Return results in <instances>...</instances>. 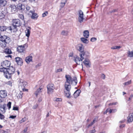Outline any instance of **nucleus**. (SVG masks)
Instances as JSON below:
<instances>
[{
    "label": "nucleus",
    "mask_w": 133,
    "mask_h": 133,
    "mask_svg": "<svg viewBox=\"0 0 133 133\" xmlns=\"http://www.w3.org/2000/svg\"><path fill=\"white\" fill-rule=\"evenodd\" d=\"M12 22V25L8 27V29L10 30H12L14 32H16L17 30V27L21 26L22 25V23L18 19H13Z\"/></svg>",
    "instance_id": "1"
},
{
    "label": "nucleus",
    "mask_w": 133,
    "mask_h": 133,
    "mask_svg": "<svg viewBox=\"0 0 133 133\" xmlns=\"http://www.w3.org/2000/svg\"><path fill=\"white\" fill-rule=\"evenodd\" d=\"M89 53L88 52H83L82 53H80V56L81 58L78 57H76L75 58L74 61L77 64H79V62L81 61H82L89 56Z\"/></svg>",
    "instance_id": "2"
},
{
    "label": "nucleus",
    "mask_w": 133,
    "mask_h": 133,
    "mask_svg": "<svg viewBox=\"0 0 133 133\" xmlns=\"http://www.w3.org/2000/svg\"><path fill=\"white\" fill-rule=\"evenodd\" d=\"M15 69L14 67L12 66H10L9 68L7 69V75H6V78H10L11 75L14 73Z\"/></svg>",
    "instance_id": "3"
},
{
    "label": "nucleus",
    "mask_w": 133,
    "mask_h": 133,
    "mask_svg": "<svg viewBox=\"0 0 133 133\" xmlns=\"http://www.w3.org/2000/svg\"><path fill=\"white\" fill-rule=\"evenodd\" d=\"M78 21L80 23H82L84 19L83 13L81 10H79L78 11Z\"/></svg>",
    "instance_id": "4"
},
{
    "label": "nucleus",
    "mask_w": 133,
    "mask_h": 133,
    "mask_svg": "<svg viewBox=\"0 0 133 133\" xmlns=\"http://www.w3.org/2000/svg\"><path fill=\"white\" fill-rule=\"evenodd\" d=\"M47 93L50 94L53 92L55 88L54 85L53 84H49L47 85Z\"/></svg>",
    "instance_id": "5"
},
{
    "label": "nucleus",
    "mask_w": 133,
    "mask_h": 133,
    "mask_svg": "<svg viewBox=\"0 0 133 133\" xmlns=\"http://www.w3.org/2000/svg\"><path fill=\"white\" fill-rule=\"evenodd\" d=\"M27 46V45L26 44H25L23 45H19L18 47L17 50L19 52H23L25 50Z\"/></svg>",
    "instance_id": "6"
},
{
    "label": "nucleus",
    "mask_w": 133,
    "mask_h": 133,
    "mask_svg": "<svg viewBox=\"0 0 133 133\" xmlns=\"http://www.w3.org/2000/svg\"><path fill=\"white\" fill-rule=\"evenodd\" d=\"M11 63L10 61L6 60L1 63V65L3 68L7 69V68L10 67Z\"/></svg>",
    "instance_id": "7"
},
{
    "label": "nucleus",
    "mask_w": 133,
    "mask_h": 133,
    "mask_svg": "<svg viewBox=\"0 0 133 133\" xmlns=\"http://www.w3.org/2000/svg\"><path fill=\"white\" fill-rule=\"evenodd\" d=\"M34 11H30V12H26V14L28 15H32L31 18L33 19H36L38 17L37 15L35 13H34Z\"/></svg>",
    "instance_id": "8"
},
{
    "label": "nucleus",
    "mask_w": 133,
    "mask_h": 133,
    "mask_svg": "<svg viewBox=\"0 0 133 133\" xmlns=\"http://www.w3.org/2000/svg\"><path fill=\"white\" fill-rule=\"evenodd\" d=\"M16 7L14 5H10L9 7V12L11 13H14L16 10Z\"/></svg>",
    "instance_id": "9"
},
{
    "label": "nucleus",
    "mask_w": 133,
    "mask_h": 133,
    "mask_svg": "<svg viewBox=\"0 0 133 133\" xmlns=\"http://www.w3.org/2000/svg\"><path fill=\"white\" fill-rule=\"evenodd\" d=\"M65 78L66 79V80L65 83H66L67 84L70 83V82H71L73 78L70 75H66L65 76Z\"/></svg>",
    "instance_id": "10"
},
{
    "label": "nucleus",
    "mask_w": 133,
    "mask_h": 133,
    "mask_svg": "<svg viewBox=\"0 0 133 133\" xmlns=\"http://www.w3.org/2000/svg\"><path fill=\"white\" fill-rule=\"evenodd\" d=\"M17 8L18 9L22 11L25 9V6L24 5L21 3H19L17 5Z\"/></svg>",
    "instance_id": "11"
},
{
    "label": "nucleus",
    "mask_w": 133,
    "mask_h": 133,
    "mask_svg": "<svg viewBox=\"0 0 133 133\" xmlns=\"http://www.w3.org/2000/svg\"><path fill=\"white\" fill-rule=\"evenodd\" d=\"M7 96V93L5 90L0 91V97L1 98H4Z\"/></svg>",
    "instance_id": "12"
},
{
    "label": "nucleus",
    "mask_w": 133,
    "mask_h": 133,
    "mask_svg": "<svg viewBox=\"0 0 133 133\" xmlns=\"http://www.w3.org/2000/svg\"><path fill=\"white\" fill-rule=\"evenodd\" d=\"M20 85L22 88H24L27 85V83L25 81L22 79L20 80L19 81Z\"/></svg>",
    "instance_id": "13"
},
{
    "label": "nucleus",
    "mask_w": 133,
    "mask_h": 133,
    "mask_svg": "<svg viewBox=\"0 0 133 133\" xmlns=\"http://www.w3.org/2000/svg\"><path fill=\"white\" fill-rule=\"evenodd\" d=\"M127 118V122L129 123L133 121V113L130 114Z\"/></svg>",
    "instance_id": "14"
},
{
    "label": "nucleus",
    "mask_w": 133,
    "mask_h": 133,
    "mask_svg": "<svg viewBox=\"0 0 133 133\" xmlns=\"http://www.w3.org/2000/svg\"><path fill=\"white\" fill-rule=\"evenodd\" d=\"M16 61L18 65H21L23 63L22 58L19 57H17L15 58Z\"/></svg>",
    "instance_id": "15"
},
{
    "label": "nucleus",
    "mask_w": 133,
    "mask_h": 133,
    "mask_svg": "<svg viewBox=\"0 0 133 133\" xmlns=\"http://www.w3.org/2000/svg\"><path fill=\"white\" fill-rule=\"evenodd\" d=\"M64 87L66 91H69L70 90L71 88L70 83L67 84L66 83H65Z\"/></svg>",
    "instance_id": "16"
},
{
    "label": "nucleus",
    "mask_w": 133,
    "mask_h": 133,
    "mask_svg": "<svg viewBox=\"0 0 133 133\" xmlns=\"http://www.w3.org/2000/svg\"><path fill=\"white\" fill-rule=\"evenodd\" d=\"M31 29V28L29 26H28L26 30H25L26 36L28 37H29L30 35V30Z\"/></svg>",
    "instance_id": "17"
},
{
    "label": "nucleus",
    "mask_w": 133,
    "mask_h": 133,
    "mask_svg": "<svg viewBox=\"0 0 133 133\" xmlns=\"http://www.w3.org/2000/svg\"><path fill=\"white\" fill-rule=\"evenodd\" d=\"M87 57L84 59L85 60L83 62V63L87 67H90V62L89 61L88 59H87Z\"/></svg>",
    "instance_id": "18"
},
{
    "label": "nucleus",
    "mask_w": 133,
    "mask_h": 133,
    "mask_svg": "<svg viewBox=\"0 0 133 133\" xmlns=\"http://www.w3.org/2000/svg\"><path fill=\"white\" fill-rule=\"evenodd\" d=\"M81 92V90L79 89L77 90L74 93V98H76L78 96Z\"/></svg>",
    "instance_id": "19"
},
{
    "label": "nucleus",
    "mask_w": 133,
    "mask_h": 133,
    "mask_svg": "<svg viewBox=\"0 0 133 133\" xmlns=\"http://www.w3.org/2000/svg\"><path fill=\"white\" fill-rule=\"evenodd\" d=\"M7 69L3 67L0 68V71L3 72L5 77H6V75H7Z\"/></svg>",
    "instance_id": "20"
},
{
    "label": "nucleus",
    "mask_w": 133,
    "mask_h": 133,
    "mask_svg": "<svg viewBox=\"0 0 133 133\" xmlns=\"http://www.w3.org/2000/svg\"><path fill=\"white\" fill-rule=\"evenodd\" d=\"M78 47L79 48L78 49L79 51L81 52V53H82L83 52H85L86 51H84V47L83 45L82 44H80L78 45Z\"/></svg>",
    "instance_id": "21"
},
{
    "label": "nucleus",
    "mask_w": 133,
    "mask_h": 133,
    "mask_svg": "<svg viewBox=\"0 0 133 133\" xmlns=\"http://www.w3.org/2000/svg\"><path fill=\"white\" fill-rule=\"evenodd\" d=\"M77 80L76 78L75 77H74L72 80L71 83L72 85H76L77 83Z\"/></svg>",
    "instance_id": "22"
},
{
    "label": "nucleus",
    "mask_w": 133,
    "mask_h": 133,
    "mask_svg": "<svg viewBox=\"0 0 133 133\" xmlns=\"http://www.w3.org/2000/svg\"><path fill=\"white\" fill-rule=\"evenodd\" d=\"M7 2L5 0H0V7L5 6Z\"/></svg>",
    "instance_id": "23"
},
{
    "label": "nucleus",
    "mask_w": 133,
    "mask_h": 133,
    "mask_svg": "<svg viewBox=\"0 0 133 133\" xmlns=\"http://www.w3.org/2000/svg\"><path fill=\"white\" fill-rule=\"evenodd\" d=\"M83 36L84 37L86 38L88 37L89 36V32L87 30L84 31L83 32Z\"/></svg>",
    "instance_id": "24"
},
{
    "label": "nucleus",
    "mask_w": 133,
    "mask_h": 133,
    "mask_svg": "<svg viewBox=\"0 0 133 133\" xmlns=\"http://www.w3.org/2000/svg\"><path fill=\"white\" fill-rule=\"evenodd\" d=\"M32 56H28L26 58L25 61L27 63H29L30 62L32 61Z\"/></svg>",
    "instance_id": "25"
},
{
    "label": "nucleus",
    "mask_w": 133,
    "mask_h": 133,
    "mask_svg": "<svg viewBox=\"0 0 133 133\" xmlns=\"http://www.w3.org/2000/svg\"><path fill=\"white\" fill-rule=\"evenodd\" d=\"M64 92L65 93V96L67 97L68 98H70V91H65Z\"/></svg>",
    "instance_id": "26"
},
{
    "label": "nucleus",
    "mask_w": 133,
    "mask_h": 133,
    "mask_svg": "<svg viewBox=\"0 0 133 133\" xmlns=\"http://www.w3.org/2000/svg\"><path fill=\"white\" fill-rule=\"evenodd\" d=\"M67 1V0H62L60 5V6L61 8H63L64 6Z\"/></svg>",
    "instance_id": "27"
},
{
    "label": "nucleus",
    "mask_w": 133,
    "mask_h": 133,
    "mask_svg": "<svg viewBox=\"0 0 133 133\" xmlns=\"http://www.w3.org/2000/svg\"><path fill=\"white\" fill-rule=\"evenodd\" d=\"M42 89V88L40 87L38 89L37 91L35 92V95L37 96L42 91L41 90Z\"/></svg>",
    "instance_id": "28"
},
{
    "label": "nucleus",
    "mask_w": 133,
    "mask_h": 133,
    "mask_svg": "<svg viewBox=\"0 0 133 133\" xmlns=\"http://www.w3.org/2000/svg\"><path fill=\"white\" fill-rule=\"evenodd\" d=\"M81 41L84 43L87 44L88 43V40L84 38H81Z\"/></svg>",
    "instance_id": "29"
},
{
    "label": "nucleus",
    "mask_w": 133,
    "mask_h": 133,
    "mask_svg": "<svg viewBox=\"0 0 133 133\" xmlns=\"http://www.w3.org/2000/svg\"><path fill=\"white\" fill-rule=\"evenodd\" d=\"M5 52L8 54H10L11 53V50L8 48L6 49L5 50Z\"/></svg>",
    "instance_id": "30"
},
{
    "label": "nucleus",
    "mask_w": 133,
    "mask_h": 133,
    "mask_svg": "<svg viewBox=\"0 0 133 133\" xmlns=\"http://www.w3.org/2000/svg\"><path fill=\"white\" fill-rule=\"evenodd\" d=\"M128 56L130 57H133V51H128Z\"/></svg>",
    "instance_id": "31"
},
{
    "label": "nucleus",
    "mask_w": 133,
    "mask_h": 133,
    "mask_svg": "<svg viewBox=\"0 0 133 133\" xmlns=\"http://www.w3.org/2000/svg\"><path fill=\"white\" fill-rule=\"evenodd\" d=\"M7 29L6 27L4 26H1L0 29L1 31H5Z\"/></svg>",
    "instance_id": "32"
},
{
    "label": "nucleus",
    "mask_w": 133,
    "mask_h": 133,
    "mask_svg": "<svg viewBox=\"0 0 133 133\" xmlns=\"http://www.w3.org/2000/svg\"><path fill=\"white\" fill-rule=\"evenodd\" d=\"M68 31L63 30L61 33V34L63 35L67 36L68 35Z\"/></svg>",
    "instance_id": "33"
},
{
    "label": "nucleus",
    "mask_w": 133,
    "mask_h": 133,
    "mask_svg": "<svg viewBox=\"0 0 133 133\" xmlns=\"http://www.w3.org/2000/svg\"><path fill=\"white\" fill-rule=\"evenodd\" d=\"M5 104H4L3 105H0V110L2 111V109L4 110L5 108Z\"/></svg>",
    "instance_id": "34"
},
{
    "label": "nucleus",
    "mask_w": 133,
    "mask_h": 133,
    "mask_svg": "<svg viewBox=\"0 0 133 133\" xmlns=\"http://www.w3.org/2000/svg\"><path fill=\"white\" fill-rule=\"evenodd\" d=\"M131 80H130L129 81H128V82L124 83V84L125 85H128L131 83Z\"/></svg>",
    "instance_id": "35"
},
{
    "label": "nucleus",
    "mask_w": 133,
    "mask_h": 133,
    "mask_svg": "<svg viewBox=\"0 0 133 133\" xmlns=\"http://www.w3.org/2000/svg\"><path fill=\"white\" fill-rule=\"evenodd\" d=\"M48 14V12L47 11H45L42 14V17H44L46 16H47Z\"/></svg>",
    "instance_id": "36"
},
{
    "label": "nucleus",
    "mask_w": 133,
    "mask_h": 133,
    "mask_svg": "<svg viewBox=\"0 0 133 133\" xmlns=\"http://www.w3.org/2000/svg\"><path fill=\"white\" fill-rule=\"evenodd\" d=\"M18 17L19 18L22 20L24 19V16L22 14H19L18 15Z\"/></svg>",
    "instance_id": "37"
},
{
    "label": "nucleus",
    "mask_w": 133,
    "mask_h": 133,
    "mask_svg": "<svg viewBox=\"0 0 133 133\" xmlns=\"http://www.w3.org/2000/svg\"><path fill=\"white\" fill-rule=\"evenodd\" d=\"M54 101L57 102L61 101L62 99L61 98H55L54 99Z\"/></svg>",
    "instance_id": "38"
},
{
    "label": "nucleus",
    "mask_w": 133,
    "mask_h": 133,
    "mask_svg": "<svg viewBox=\"0 0 133 133\" xmlns=\"http://www.w3.org/2000/svg\"><path fill=\"white\" fill-rule=\"evenodd\" d=\"M121 48L120 46H115L111 48V49H118Z\"/></svg>",
    "instance_id": "39"
},
{
    "label": "nucleus",
    "mask_w": 133,
    "mask_h": 133,
    "mask_svg": "<svg viewBox=\"0 0 133 133\" xmlns=\"http://www.w3.org/2000/svg\"><path fill=\"white\" fill-rule=\"evenodd\" d=\"M11 102H9L7 104V106L8 107L9 109L11 108Z\"/></svg>",
    "instance_id": "40"
},
{
    "label": "nucleus",
    "mask_w": 133,
    "mask_h": 133,
    "mask_svg": "<svg viewBox=\"0 0 133 133\" xmlns=\"http://www.w3.org/2000/svg\"><path fill=\"white\" fill-rule=\"evenodd\" d=\"M133 97V94H131L130 97L129 98L127 101H130L132 99Z\"/></svg>",
    "instance_id": "41"
},
{
    "label": "nucleus",
    "mask_w": 133,
    "mask_h": 133,
    "mask_svg": "<svg viewBox=\"0 0 133 133\" xmlns=\"http://www.w3.org/2000/svg\"><path fill=\"white\" fill-rule=\"evenodd\" d=\"M26 121V119L25 118H23L21 120L19 121L20 123H22L25 122Z\"/></svg>",
    "instance_id": "42"
},
{
    "label": "nucleus",
    "mask_w": 133,
    "mask_h": 133,
    "mask_svg": "<svg viewBox=\"0 0 133 133\" xmlns=\"http://www.w3.org/2000/svg\"><path fill=\"white\" fill-rule=\"evenodd\" d=\"M4 118L5 116H4L0 113V118L1 119H4Z\"/></svg>",
    "instance_id": "43"
},
{
    "label": "nucleus",
    "mask_w": 133,
    "mask_h": 133,
    "mask_svg": "<svg viewBox=\"0 0 133 133\" xmlns=\"http://www.w3.org/2000/svg\"><path fill=\"white\" fill-rule=\"evenodd\" d=\"M118 102H116L115 103H110L109 104V105H114L117 104Z\"/></svg>",
    "instance_id": "44"
},
{
    "label": "nucleus",
    "mask_w": 133,
    "mask_h": 133,
    "mask_svg": "<svg viewBox=\"0 0 133 133\" xmlns=\"http://www.w3.org/2000/svg\"><path fill=\"white\" fill-rule=\"evenodd\" d=\"M97 39L95 37H92L90 41H91L94 42L96 41Z\"/></svg>",
    "instance_id": "45"
},
{
    "label": "nucleus",
    "mask_w": 133,
    "mask_h": 133,
    "mask_svg": "<svg viewBox=\"0 0 133 133\" xmlns=\"http://www.w3.org/2000/svg\"><path fill=\"white\" fill-rule=\"evenodd\" d=\"M30 7L29 6H27L26 8V12H29V13L30 12V11H29L30 10Z\"/></svg>",
    "instance_id": "46"
},
{
    "label": "nucleus",
    "mask_w": 133,
    "mask_h": 133,
    "mask_svg": "<svg viewBox=\"0 0 133 133\" xmlns=\"http://www.w3.org/2000/svg\"><path fill=\"white\" fill-rule=\"evenodd\" d=\"M7 84L10 86H11L12 85V83L11 81H9L7 83Z\"/></svg>",
    "instance_id": "47"
},
{
    "label": "nucleus",
    "mask_w": 133,
    "mask_h": 133,
    "mask_svg": "<svg viewBox=\"0 0 133 133\" xmlns=\"http://www.w3.org/2000/svg\"><path fill=\"white\" fill-rule=\"evenodd\" d=\"M62 69H59L56 70L55 71V72H60V71H62Z\"/></svg>",
    "instance_id": "48"
},
{
    "label": "nucleus",
    "mask_w": 133,
    "mask_h": 133,
    "mask_svg": "<svg viewBox=\"0 0 133 133\" xmlns=\"http://www.w3.org/2000/svg\"><path fill=\"white\" fill-rule=\"evenodd\" d=\"M13 110H18V108L17 107H14Z\"/></svg>",
    "instance_id": "49"
},
{
    "label": "nucleus",
    "mask_w": 133,
    "mask_h": 133,
    "mask_svg": "<svg viewBox=\"0 0 133 133\" xmlns=\"http://www.w3.org/2000/svg\"><path fill=\"white\" fill-rule=\"evenodd\" d=\"M16 117V116H10V117H9V118H11L12 119H13L15 118Z\"/></svg>",
    "instance_id": "50"
},
{
    "label": "nucleus",
    "mask_w": 133,
    "mask_h": 133,
    "mask_svg": "<svg viewBox=\"0 0 133 133\" xmlns=\"http://www.w3.org/2000/svg\"><path fill=\"white\" fill-rule=\"evenodd\" d=\"M97 118V117H95L93 121L92 122L93 123H94L95 122H96Z\"/></svg>",
    "instance_id": "51"
},
{
    "label": "nucleus",
    "mask_w": 133,
    "mask_h": 133,
    "mask_svg": "<svg viewBox=\"0 0 133 133\" xmlns=\"http://www.w3.org/2000/svg\"><path fill=\"white\" fill-rule=\"evenodd\" d=\"M96 130L95 129L90 130V133H95L96 132Z\"/></svg>",
    "instance_id": "52"
},
{
    "label": "nucleus",
    "mask_w": 133,
    "mask_h": 133,
    "mask_svg": "<svg viewBox=\"0 0 133 133\" xmlns=\"http://www.w3.org/2000/svg\"><path fill=\"white\" fill-rule=\"evenodd\" d=\"M17 96L18 98H22V96L21 94H19Z\"/></svg>",
    "instance_id": "53"
},
{
    "label": "nucleus",
    "mask_w": 133,
    "mask_h": 133,
    "mask_svg": "<svg viewBox=\"0 0 133 133\" xmlns=\"http://www.w3.org/2000/svg\"><path fill=\"white\" fill-rule=\"evenodd\" d=\"M94 123H93V122H91V123L89 124L88 126V128H89L93 124H94Z\"/></svg>",
    "instance_id": "54"
},
{
    "label": "nucleus",
    "mask_w": 133,
    "mask_h": 133,
    "mask_svg": "<svg viewBox=\"0 0 133 133\" xmlns=\"http://www.w3.org/2000/svg\"><path fill=\"white\" fill-rule=\"evenodd\" d=\"M101 77L103 79H104L105 78V75L104 74H103L101 75Z\"/></svg>",
    "instance_id": "55"
},
{
    "label": "nucleus",
    "mask_w": 133,
    "mask_h": 133,
    "mask_svg": "<svg viewBox=\"0 0 133 133\" xmlns=\"http://www.w3.org/2000/svg\"><path fill=\"white\" fill-rule=\"evenodd\" d=\"M38 106V105L37 104H36V105H35V106H33V108L34 109H35L37 108Z\"/></svg>",
    "instance_id": "56"
},
{
    "label": "nucleus",
    "mask_w": 133,
    "mask_h": 133,
    "mask_svg": "<svg viewBox=\"0 0 133 133\" xmlns=\"http://www.w3.org/2000/svg\"><path fill=\"white\" fill-rule=\"evenodd\" d=\"M109 108H108L104 112V114H106L107 112H109Z\"/></svg>",
    "instance_id": "57"
},
{
    "label": "nucleus",
    "mask_w": 133,
    "mask_h": 133,
    "mask_svg": "<svg viewBox=\"0 0 133 133\" xmlns=\"http://www.w3.org/2000/svg\"><path fill=\"white\" fill-rule=\"evenodd\" d=\"M112 112H115L117 111V109H112Z\"/></svg>",
    "instance_id": "58"
},
{
    "label": "nucleus",
    "mask_w": 133,
    "mask_h": 133,
    "mask_svg": "<svg viewBox=\"0 0 133 133\" xmlns=\"http://www.w3.org/2000/svg\"><path fill=\"white\" fill-rule=\"evenodd\" d=\"M109 113H111V112H112V109H109Z\"/></svg>",
    "instance_id": "59"
},
{
    "label": "nucleus",
    "mask_w": 133,
    "mask_h": 133,
    "mask_svg": "<svg viewBox=\"0 0 133 133\" xmlns=\"http://www.w3.org/2000/svg\"><path fill=\"white\" fill-rule=\"evenodd\" d=\"M5 131L4 130H0V133H4Z\"/></svg>",
    "instance_id": "60"
},
{
    "label": "nucleus",
    "mask_w": 133,
    "mask_h": 133,
    "mask_svg": "<svg viewBox=\"0 0 133 133\" xmlns=\"http://www.w3.org/2000/svg\"><path fill=\"white\" fill-rule=\"evenodd\" d=\"M125 121V120H123L122 121H121L119 122L120 123H123Z\"/></svg>",
    "instance_id": "61"
},
{
    "label": "nucleus",
    "mask_w": 133,
    "mask_h": 133,
    "mask_svg": "<svg viewBox=\"0 0 133 133\" xmlns=\"http://www.w3.org/2000/svg\"><path fill=\"white\" fill-rule=\"evenodd\" d=\"M41 65V63H39L36 66V67H37L38 66H40Z\"/></svg>",
    "instance_id": "62"
},
{
    "label": "nucleus",
    "mask_w": 133,
    "mask_h": 133,
    "mask_svg": "<svg viewBox=\"0 0 133 133\" xmlns=\"http://www.w3.org/2000/svg\"><path fill=\"white\" fill-rule=\"evenodd\" d=\"M117 11V10L116 9H114L113 10H112L111 12L112 13V12H115Z\"/></svg>",
    "instance_id": "63"
},
{
    "label": "nucleus",
    "mask_w": 133,
    "mask_h": 133,
    "mask_svg": "<svg viewBox=\"0 0 133 133\" xmlns=\"http://www.w3.org/2000/svg\"><path fill=\"white\" fill-rule=\"evenodd\" d=\"M124 126H125V125L124 124H122L121 125H120V127L123 128V127H124Z\"/></svg>",
    "instance_id": "64"
}]
</instances>
